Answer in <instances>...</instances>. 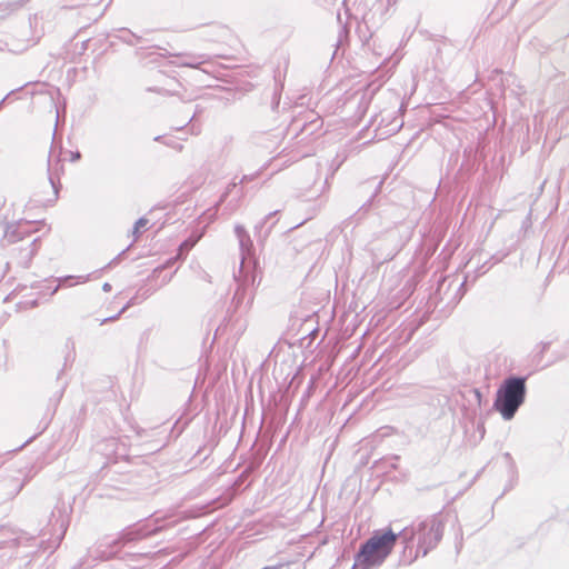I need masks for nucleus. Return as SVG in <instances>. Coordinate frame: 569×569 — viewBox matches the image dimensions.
<instances>
[{
    "label": "nucleus",
    "mask_w": 569,
    "mask_h": 569,
    "mask_svg": "<svg viewBox=\"0 0 569 569\" xmlns=\"http://www.w3.org/2000/svg\"><path fill=\"white\" fill-rule=\"evenodd\" d=\"M243 293H244L243 289L238 288V290L236 291L234 297H233V299L237 300V303H239L242 300Z\"/></svg>",
    "instance_id": "13"
},
{
    "label": "nucleus",
    "mask_w": 569,
    "mask_h": 569,
    "mask_svg": "<svg viewBox=\"0 0 569 569\" xmlns=\"http://www.w3.org/2000/svg\"><path fill=\"white\" fill-rule=\"evenodd\" d=\"M71 159H72V161H76V160L80 159V152L77 151V152L72 153V158Z\"/></svg>",
    "instance_id": "17"
},
{
    "label": "nucleus",
    "mask_w": 569,
    "mask_h": 569,
    "mask_svg": "<svg viewBox=\"0 0 569 569\" xmlns=\"http://www.w3.org/2000/svg\"><path fill=\"white\" fill-rule=\"evenodd\" d=\"M27 222H11L6 226L4 229V239L8 243H14L23 239L24 234L28 232Z\"/></svg>",
    "instance_id": "6"
},
{
    "label": "nucleus",
    "mask_w": 569,
    "mask_h": 569,
    "mask_svg": "<svg viewBox=\"0 0 569 569\" xmlns=\"http://www.w3.org/2000/svg\"><path fill=\"white\" fill-rule=\"evenodd\" d=\"M78 279H79L80 282H86V281H88L89 277L88 276H80V277H78Z\"/></svg>",
    "instance_id": "19"
},
{
    "label": "nucleus",
    "mask_w": 569,
    "mask_h": 569,
    "mask_svg": "<svg viewBox=\"0 0 569 569\" xmlns=\"http://www.w3.org/2000/svg\"><path fill=\"white\" fill-rule=\"evenodd\" d=\"M147 536V532L142 531L140 528H127L122 530L117 538L104 537L101 539L99 547H108L111 548L109 552L103 551V557L109 558L110 556L116 555L121 547L130 541L140 540Z\"/></svg>",
    "instance_id": "4"
},
{
    "label": "nucleus",
    "mask_w": 569,
    "mask_h": 569,
    "mask_svg": "<svg viewBox=\"0 0 569 569\" xmlns=\"http://www.w3.org/2000/svg\"><path fill=\"white\" fill-rule=\"evenodd\" d=\"M399 538V532L396 533L391 529L375 531L373 535L361 545L355 557L352 569H372L380 566L391 553Z\"/></svg>",
    "instance_id": "2"
},
{
    "label": "nucleus",
    "mask_w": 569,
    "mask_h": 569,
    "mask_svg": "<svg viewBox=\"0 0 569 569\" xmlns=\"http://www.w3.org/2000/svg\"><path fill=\"white\" fill-rule=\"evenodd\" d=\"M443 521L438 516H431L425 520L412 522L409 527L399 532L405 543V550L411 549L416 541L415 559L425 557L430 550L437 547L443 536Z\"/></svg>",
    "instance_id": "1"
},
{
    "label": "nucleus",
    "mask_w": 569,
    "mask_h": 569,
    "mask_svg": "<svg viewBox=\"0 0 569 569\" xmlns=\"http://www.w3.org/2000/svg\"><path fill=\"white\" fill-rule=\"evenodd\" d=\"M147 224H148V220L146 218H140L136 221V223L133 226V230H132V233L136 237V239L138 238V234L140 233V229L144 228Z\"/></svg>",
    "instance_id": "10"
},
{
    "label": "nucleus",
    "mask_w": 569,
    "mask_h": 569,
    "mask_svg": "<svg viewBox=\"0 0 569 569\" xmlns=\"http://www.w3.org/2000/svg\"><path fill=\"white\" fill-rule=\"evenodd\" d=\"M121 34L119 36V38L129 43V44H134L136 42L133 41V39L136 40H139L140 38L137 37L134 33H132L130 30H127V29H121L120 30Z\"/></svg>",
    "instance_id": "8"
},
{
    "label": "nucleus",
    "mask_w": 569,
    "mask_h": 569,
    "mask_svg": "<svg viewBox=\"0 0 569 569\" xmlns=\"http://www.w3.org/2000/svg\"><path fill=\"white\" fill-rule=\"evenodd\" d=\"M173 260L174 259L168 260V262L164 266H162L161 269L169 267L173 262Z\"/></svg>",
    "instance_id": "21"
},
{
    "label": "nucleus",
    "mask_w": 569,
    "mask_h": 569,
    "mask_svg": "<svg viewBox=\"0 0 569 569\" xmlns=\"http://www.w3.org/2000/svg\"><path fill=\"white\" fill-rule=\"evenodd\" d=\"M72 278H73L72 276H68V277H64V278H60V279H59V281H60V283H63V282H66L67 280H70V279H72Z\"/></svg>",
    "instance_id": "18"
},
{
    "label": "nucleus",
    "mask_w": 569,
    "mask_h": 569,
    "mask_svg": "<svg viewBox=\"0 0 569 569\" xmlns=\"http://www.w3.org/2000/svg\"><path fill=\"white\" fill-rule=\"evenodd\" d=\"M203 61L202 56H186L180 64L183 67L197 68Z\"/></svg>",
    "instance_id": "7"
},
{
    "label": "nucleus",
    "mask_w": 569,
    "mask_h": 569,
    "mask_svg": "<svg viewBox=\"0 0 569 569\" xmlns=\"http://www.w3.org/2000/svg\"><path fill=\"white\" fill-rule=\"evenodd\" d=\"M320 126H321V120L320 119H317L315 121H310V123H309V127L312 128V129L313 128H319Z\"/></svg>",
    "instance_id": "14"
},
{
    "label": "nucleus",
    "mask_w": 569,
    "mask_h": 569,
    "mask_svg": "<svg viewBox=\"0 0 569 569\" xmlns=\"http://www.w3.org/2000/svg\"><path fill=\"white\" fill-rule=\"evenodd\" d=\"M463 287H465V281L462 283H460L459 288H458V293H459V299L463 296L465 293V290H463Z\"/></svg>",
    "instance_id": "15"
},
{
    "label": "nucleus",
    "mask_w": 569,
    "mask_h": 569,
    "mask_svg": "<svg viewBox=\"0 0 569 569\" xmlns=\"http://www.w3.org/2000/svg\"><path fill=\"white\" fill-rule=\"evenodd\" d=\"M527 377L509 376L499 386L493 408L503 420H511L523 405L527 395Z\"/></svg>",
    "instance_id": "3"
},
{
    "label": "nucleus",
    "mask_w": 569,
    "mask_h": 569,
    "mask_svg": "<svg viewBox=\"0 0 569 569\" xmlns=\"http://www.w3.org/2000/svg\"><path fill=\"white\" fill-rule=\"evenodd\" d=\"M129 307V303H127L117 315L114 316H111V317H108V318H104L102 321H101V325L108 322V321H113L116 319L119 318V316L126 311V309Z\"/></svg>",
    "instance_id": "11"
},
{
    "label": "nucleus",
    "mask_w": 569,
    "mask_h": 569,
    "mask_svg": "<svg viewBox=\"0 0 569 569\" xmlns=\"http://www.w3.org/2000/svg\"><path fill=\"white\" fill-rule=\"evenodd\" d=\"M236 186H237V183H236V182L231 183V184L228 187V190H227V192L223 194V197H226V196L230 192V188H231V187H236Z\"/></svg>",
    "instance_id": "20"
},
{
    "label": "nucleus",
    "mask_w": 569,
    "mask_h": 569,
    "mask_svg": "<svg viewBox=\"0 0 569 569\" xmlns=\"http://www.w3.org/2000/svg\"><path fill=\"white\" fill-rule=\"evenodd\" d=\"M102 289H103V291H110V290H111V284H110V283H108V282H106V283H103V286H102Z\"/></svg>",
    "instance_id": "16"
},
{
    "label": "nucleus",
    "mask_w": 569,
    "mask_h": 569,
    "mask_svg": "<svg viewBox=\"0 0 569 569\" xmlns=\"http://www.w3.org/2000/svg\"><path fill=\"white\" fill-rule=\"evenodd\" d=\"M56 509L59 512V519L57 521L59 522L60 528L66 530V527L68 525L67 510L64 507L62 509L57 507Z\"/></svg>",
    "instance_id": "9"
},
{
    "label": "nucleus",
    "mask_w": 569,
    "mask_h": 569,
    "mask_svg": "<svg viewBox=\"0 0 569 569\" xmlns=\"http://www.w3.org/2000/svg\"><path fill=\"white\" fill-rule=\"evenodd\" d=\"M161 138H162L161 136H158V137H156V138H154V140H156V141H160V140H161Z\"/></svg>",
    "instance_id": "23"
},
{
    "label": "nucleus",
    "mask_w": 569,
    "mask_h": 569,
    "mask_svg": "<svg viewBox=\"0 0 569 569\" xmlns=\"http://www.w3.org/2000/svg\"><path fill=\"white\" fill-rule=\"evenodd\" d=\"M247 180H250V177H248V176H243V177H242V179L240 180V183H242V182H244V181H247Z\"/></svg>",
    "instance_id": "22"
},
{
    "label": "nucleus",
    "mask_w": 569,
    "mask_h": 569,
    "mask_svg": "<svg viewBox=\"0 0 569 569\" xmlns=\"http://www.w3.org/2000/svg\"><path fill=\"white\" fill-rule=\"evenodd\" d=\"M234 233H236V237L239 242L240 254H241L239 277H242V276H244L246 263L252 257L253 243L250 238V234L248 233V231L246 230V228L243 226L237 224L234 227Z\"/></svg>",
    "instance_id": "5"
},
{
    "label": "nucleus",
    "mask_w": 569,
    "mask_h": 569,
    "mask_svg": "<svg viewBox=\"0 0 569 569\" xmlns=\"http://www.w3.org/2000/svg\"><path fill=\"white\" fill-rule=\"evenodd\" d=\"M278 213V211H273V212H270L269 214L266 216V218L256 226V230H261L262 227L264 226V223L267 222L268 219L270 218H273V216Z\"/></svg>",
    "instance_id": "12"
}]
</instances>
